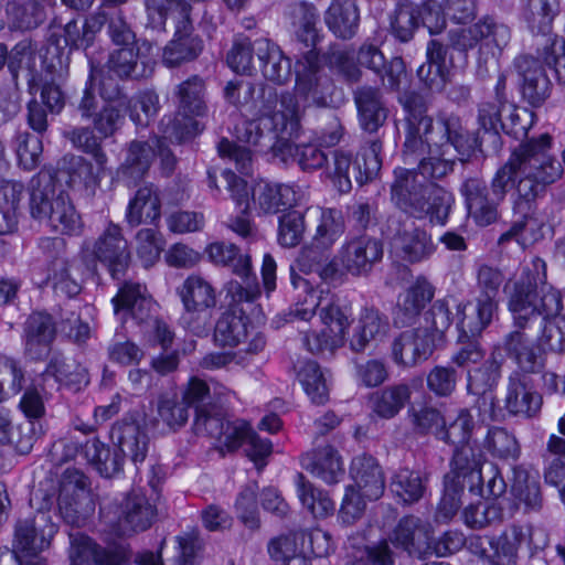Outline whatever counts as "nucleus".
<instances>
[{"label":"nucleus","instance_id":"f257e3e1","mask_svg":"<svg viewBox=\"0 0 565 565\" xmlns=\"http://www.w3.org/2000/svg\"><path fill=\"white\" fill-rule=\"evenodd\" d=\"M552 136L547 132L531 138L515 147L508 161L491 180V194L484 180L478 177L463 181L460 192L465 198L468 215L478 226H488L499 218L498 205L512 186L519 200L534 201L547 185L563 174L562 163L550 153Z\"/></svg>","mask_w":565,"mask_h":565},{"label":"nucleus","instance_id":"f03ea898","mask_svg":"<svg viewBox=\"0 0 565 565\" xmlns=\"http://www.w3.org/2000/svg\"><path fill=\"white\" fill-rule=\"evenodd\" d=\"M563 299L559 290L546 281V264L534 257L523 269L509 298L514 324L523 329L537 317L544 327L540 345L548 351L565 352V319L561 316Z\"/></svg>","mask_w":565,"mask_h":565},{"label":"nucleus","instance_id":"7ed1b4c3","mask_svg":"<svg viewBox=\"0 0 565 565\" xmlns=\"http://www.w3.org/2000/svg\"><path fill=\"white\" fill-rule=\"evenodd\" d=\"M405 108L408 113L403 150L406 162L417 160L431 147L452 146L460 156H469L473 150L476 140L465 131L458 116L439 111L434 122L417 96L407 97Z\"/></svg>","mask_w":565,"mask_h":565},{"label":"nucleus","instance_id":"20e7f679","mask_svg":"<svg viewBox=\"0 0 565 565\" xmlns=\"http://www.w3.org/2000/svg\"><path fill=\"white\" fill-rule=\"evenodd\" d=\"M345 224L341 211L337 209H319L316 220L315 233L308 245H305L296 263L290 266L291 284L295 288L301 287L306 291L302 301H298L290 310L291 319L309 321L319 306V296L313 289H310L308 282L298 279L296 270L303 274L311 273L322 260L326 252H328L335 242L342 236Z\"/></svg>","mask_w":565,"mask_h":565},{"label":"nucleus","instance_id":"39448f33","mask_svg":"<svg viewBox=\"0 0 565 565\" xmlns=\"http://www.w3.org/2000/svg\"><path fill=\"white\" fill-rule=\"evenodd\" d=\"M94 74L90 71L77 104V110L85 120H90L94 130L102 137H111L125 122L128 97L116 83L103 81L100 84V104L94 88Z\"/></svg>","mask_w":565,"mask_h":565},{"label":"nucleus","instance_id":"423d86ee","mask_svg":"<svg viewBox=\"0 0 565 565\" xmlns=\"http://www.w3.org/2000/svg\"><path fill=\"white\" fill-rule=\"evenodd\" d=\"M30 211L32 217L46 221L57 233L74 235L81 232V216L64 191L56 193L54 181L50 175L32 179Z\"/></svg>","mask_w":565,"mask_h":565},{"label":"nucleus","instance_id":"0eeeda50","mask_svg":"<svg viewBox=\"0 0 565 565\" xmlns=\"http://www.w3.org/2000/svg\"><path fill=\"white\" fill-rule=\"evenodd\" d=\"M450 44L458 51L467 52L478 47L479 63L497 60L511 41L510 28L493 18L486 17L468 28L449 32Z\"/></svg>","mask_w":565,"mask_h":565},{"label":"nucleus","instance_id":"6e6552de","mask_svg":"<svg viewBox=\"0 0 565 565\" xmlns=\"http://www.w3.org/2000/svg\"><path fill=\"white\" fill-rule=\"evenodd\" d=\"M100 515L115 535L129 536L148 530L157 518V508L142 489H132L119 505L100 509Z\"/></svg>","mask_w":565,"mask_h":565},{"label":"nucleus","instance_id":"1a4fd4ad","mask_svg":"<svg viewBox=\"0 0 565 565\" xmlns=\"http://www.w3.org/2000/svg\"><path fill=\"white\" fill-rule=\"evenodd\" d=\"M319 319L323 326L322 330L319 333H305L302 344L311 353L328 351L333 354L345 343L350 326L349 316L338 303L329 302L320 308Z\"/></svg>","mask_w":565,"mask_h":565},{"label":"nucleus","instance_id":"9d476101","mask_svg":"<svg viewBox=\"0 0 565 565\" xmlns=\"http://www.w3.org/2000/svg\"><path fill=\"white\" fill-rule=\"evenodd\" d=\"M234 137L242 142L259 147L274 158L282 153V114L264 115L257 121L241 119L233 129Z\"/></svg>","mask_w":565,"mask_h":565},{"label":"nucleus","instance_id":"9b49d317","mask_svg":"<svg viewBox=\"0 0 565 565\" xmlns=\"http://www.w3.org/2000/svg\"><path fill=\"white\" fill-rule=\"evenodd\" d=\"M86 477L67 470L58 495V511L65 523L81 527L95 511L94 501L86 490Z\"/></svg>","mask_w":565,"mask_h":565},{"label":"nucleus","instance_id":"f8f14e48","mask_svg":"<svg viewBox=\"0 0 565 565\" xmlns=\"http://www.w3.org/2000/svg\"><path fill=\"white\" fill-rule=\"evenodd\" d=\"M106 22V13L104 11L95 12L87 17L82 25L77 20L68 21L63 29V43L61 39L52 36L46 47V54H52L56 57L57 65L62 70L64 66L63 56L65 47H68V53L73 50H86L93 45L96 34L102 30Z\"/></svg>","mask_w":565,"mask_h":565},{"label":"nucleus","instance_id":"ddd939ff","mask_svg":"<svg viewBox=\"0 0 565 565\" xmlns=\"http://www.w3.org/2000/svg\"><path fill=\"white\" fill-rule=\"evenodd\" d=\"M383 256L380 241L367 235L347 241L338 250L334 264H339L347 273L360 276L369 273L373 265Z\"/></svg>","mask_w":565,"mask_h":565},{"label":"nucleus","instance_id":"4468645a","mask_svg":"<svg viewBox=\"0 0 565 565\" xmlns=\"http://www.w3.org/2000/svg\"><path fill=\"white\" fill-rule=\"evenodd\" d=\"M95 258L105 265L114 279L124 276L130 264L128 243L119 225L108 223L93 246Z\"/></svg>","mask_w":565,"mask_h":565},{"label":"nucleus","instance_id":"2eb2a0df","mask_svg":"<svg viewBox=\"0 0 565 565\" xmlns=\"http://www.w3.org/2000/svg\"><path fill=\"white\" fill-rule=\"evenodd\" d=\"M56 531L51 516L45 512H38L34 516L17 523L14 548L21 555H39L50 546Z\"/></svg>","mask_w":565,"mask_h":565},{"label":"nucleus","instance_id":"dca6fc26","mask_svg":"<svg viewBox=\"0 0 565 565\" xmlns=\"http://www.w3.org/2000/svg\"><path fill=\"white\" fill-rule=\"evenodd\" d=\"M395 234L391 238L392 253L408 263H418L429 258L435 245L426 231L415 226L409 218L396 222Z\"/></svg>","mask_w":565,"mask_h":565},{"label":"nucleus","instance_id":"f3484780","mask_svg":"<svg viewBox=\"0 0 565 565\" xmlns=\"http://www.w3.org/2000/svg\"><path fill=\"white\" fill-rule=\"evenodd\" d=\"M111 438L116 440L119 452H111L108 447V456L102 455L100 461L108 463L116 461L118 463V472L122 467V456H127L135 465L142 462L148 451V436L141 430L140 426L135 422L117 423L111 428Z\"/></svg>","mask_w":565,"mask_h":565},{"label":"nucleus","instance_id":"a211bd4d","mask_svg":"<svg viewBox=\"0 0 565 565\" xmlns=\"http://www.w3.org/2000/svg\"><path fill=\"white\" fill-rule=\"evenodd\" d=\"M391 184V200L404 212L414 216L415 212H424V196L427 194L429 181H425L418 171L397 168Z\"/></svg>","mask_w":565,"mask_h":565},{"label":"nucleus","instance_id":"6ab92c4d","mask_svg":"<svg viewBox=\"0 0 565 565\" xmlns=\"http://www.w3.org/2000/svg\"><path fill=\"white\" fill-rule=\"evenodd\" d=\"M435 334L427 328L402 332L392 343V356L396 364L414 366L426 361L434 352Z\"/></svg>","mask_w":565,"mask_h":565},{"label":"nucleus","instance_id":"aec40b11","mask_svg":"<svg viewBox=\"0 0 565 565\" xmlns=\"http://www.w3.org/2000/svg\"><path fill=\"white\" fill-rule=\"evenodd\" d=\"M70 542L71 565H125L128 561L122 548L102 547L81 532L70 533Z\"/></svg>","mask_w":565,"mask_h":565},{"label":"nucleus","instance_id":"412c9836","mask_svg":"<svg viewBox=\"0 0 565 565\" xmlns=\"http://www.w3.org/2000/svg\"><path fill=\"white\" fill-rule=\"evenodd\" d=\"M390 542L409 556L424 558L430 551V527L419 518L404 516L391 533Z\"/></svg>","mask_w":565,"mask_h":565},{"label":"nucleus","instance_id":"4be33fe9","mask_svg":"<svg viewBox=\"0 0 565 565\" xmlns=\"http://www.w3.org/2000/svg\"><path fill=\"white\" fill-rule=\"evenodd\" d=\"M55 334V323L49 313H31L23 327L24 354L34 361L45 359L51 351Z\"/></svg>","mask_w":565,"mask_h":565},{"label":"nucleus","instance_id":"5701e85b","mask_svg":"<svg viewBox=\"0 0 565 565\" xmlns=\"http://www.w3.org/2000/svg\"><path fill=\"white\" fill-rule=\"evenodd\" d=\"M521 78L523 98L533 107H540L551 95V82L537 60L523 55L514 61Z\"/></svg>","mask_w":565,"mask_h":565},{"label":"nucleus","instance_id":"b1692460","mask_svg":"<svg viewBox=\"0 0 565 565\" xmlns=\"http://www.w3.org/2000/svg\"><path fill=\"white\" fill-rule=\"evenodd\" d=\"M542 406V396L536 392L526 375L514 372L510 375L504 398L505 409L522 417L535 416Z\"/></svg>","mask_w":565,"mask_h":565},{"label":"nucleus","instance_id":"393cba45","mask_svg":"<svg viewBox=\"0 0 565 565\" xmlns=\"http://www.w3.org/2000/svg\"><path fill=\"white\" fill-rule=\"evenodd\" d=\"M388 329L385 315L374 307H364L353 323L349 347L355 353L364 352L369 345L381 341Z\"/></svg>","mask_w":565,"mask_h":565},{"label":"nucleus","instance_id":"a878e982","mask_svg":"<svg viewBox=\"0 0 565 565\" xmlns=\"http://www.w3.org/2000/svg\"><path fill=\"white\" fill-rule=\"evenodd\" d=\"M116 315H122L126 320L131 317L138 323L152 318L154 302L147 294V288L137 282H125L111 300Z\"/></svg>","mask_w":565,"mask_h":565},{"label":"nucleus","instance_id":"bb28decb","mask_svg":"<svg viewBox=\"0 0 565 565\" xmlns=\"http://www.w3.org/2000/svg\"><path fill=\"white\" fill-rule=\"evenodd\" d=\"M202 50V40L193 34L192 19L181 20L175 23L174 38L166 45L162 61L169 67L178 66L195 60Z\"/></svg>","mask_w":565,"mask_h":565},{"label":"nucleus","instance_id":"cd10ccee","mask_svg":"<svg viewBox=\"0 0 565 565\" xmlns=\"http://www.w3.org/2000/svg\"><path fill=\"white\" fill-rule=\"evenodd\" d=\"M241 446H245L244 451L246 456L257 468L265 466V459L273 451L270 440L260 438L246 420L237 419L234 422V425L228 426L226 448L233 451Z\"/></svg>","mask_w":565,"mask_h":565},{"label":"nucleus","instance_id":"c85d7f7f","mask_svg":"<svg viewBox=\"0 0 565 565\" xmlns=\"http://www.w3.org/2000/svg\"><path fill=\"white\" fill-rule=\"evenodd\" d=\"M154 61L141 55L136 46L114 50L108 57L109 72L120 79H142L153 74Z\"/></svg>","mask_w":565,"mask_h":565},{"label":"nucleus","instance_id":"c756f323","mask_svg":"<svg viewBox=\"0 0 565 565\" xmlns=\"http://www.w3.org/2000/svg\"><path fill=\"white\" fill-rule=\"evenodd\" d=\"M350 476L356 487L369 500H377L385 489V479L381 466L374 457L366 454L355 456L350 465Z\"/></svg>","mask_w":565,"mask_h":565},{"label":"nucleus","instance_id":"7c9ffc66","mask_svg":"<svg viewBox=\"0 0 565 565\" xmlns=\"http://www.w3.org/2000/svg\"><path fill=\"white\" fill-rule=\"evenodd\" d=\"M486 463L482 451L475 445L467 444L456 447L451 460V471L458 478H463V481H467L471 492L482 494V486L484 483L482 469Z\"/></svg>","mask_w":565,"mask_h":565},{"label":"nucleus","instance_id":"2f4dec72","mask_svg":"<svg viewBox=\"0 0 565 565\" xmlns=\"http://www.w3.org/2000/svg\"><path fill=\"white\" fill-rule=\"evenodd\" d=\"M301 465L327 484L340 482L345 473L343 459L331 445L315 449L301 457Z\"/></svg>","mask_w":565,"mask_h":565},{"label":"nucleus","instance_id":"473e14b6","mask_svg":"<svg viewBox=\"0 0 565 565\" xmlns=\"http://www.w3.org/2000/svg\"><path fill=\"white\" fill-rule=\"evenodd\" d=\"M161 215V200L158 186L153 183L141 185L130 199L125 218L129 226L142 223L153 224Z\"/></svg>","mask_w":565,"mask_h":565},{"label":"nucleus","instance_id":"72a5a7b5","mask_svg":"<svg viewBox=\"0 0 565 565\" xmlns=\"http://www.w3.org/2000/svg\"><path fill=\"white\" fill-rule=\"evenodd\" d=\"M530 525L512 524L500 535L489 540L492 554L490 557L495 565H514L522 545L531 541Z\"/></svg>","mask_w":565,"mask_h":565},{"label":"nucleus","instance_id":"f704fd0d","mask_svg":"<svg viewBox=\"0 0 565 565\" xmlns=\"http://www.w3.org/2000/svg\"><path fill=\"white\" fill-rule=\"evenodd\" d=\"M499 301L477 296L473 302L458 306V328L465 337L480 334L492 321Z\"/></svg>","mask_w":565,"mask_h":565},{"label":"nucleus","instance_id":"c9c22d12","mask_svg":"<svg viewBox=\"0 0 565 565\" xmlns=\"http://www.w3.org/2000/svg\"><path fill=\"white\" fill-rule=\"evenodd\" d=\"M508 355L525 373L539 372L544 366L543 349L522 331L510 332L504 342Z\"/></svg>","mask_w":565,"mask_h":565},{"label":"nucleus","instance_id":"e433bc0d","mask_svg":"<svg viewBox=\"0 0 565 565\" xmlns=\"http://www.w3.org/2000/svg\"><path fill=\"white\" fill-rule=\"evenodd\" d=\"M559 13V0H522V18L529 30L542 35L543 41L553 34V22Z\"/></svg>","mask_w":565,"mask_h":565},{"label":"nucleus","instance_id":"4c0bfd02","mask_svg":"<svg viewBox=\"0 0 565 565\" xmlns=\"http://www.w3.org/2000/svg\"><path fill=\"white\" fill-rule=\"evenodd\" d=\"M177 292L186 312H202L216 306V290L200 275H190Z\"/></svg>","mask_w":565,"mask_h":565},{"label":"nucleus","instance_id":"58836bf2","mask_svg":"<svg viewBox=\"0 0 565 565\" xmlns=\"http://www.w3.org/2000/svg\"><path fill=\"white\" fill-rule=\"evenodd\" d=\"M434 287L425 278H418L409 288L399 295L395 322L401 324L411 323L431 301Z\"/></svg>","mask_w":565,"mask_h":565},{"label":"nucleus","instance_id":"ea45409f","mask_svg":"<svg viewBox=\"0 0 565 565\" xmlns=\"http://www.w3.org/2000/svg\"><path fill=\"white\" fill-rule=\"evenodd\" d=\"M156 156L154 148L143 141H132L124 162L117 169V177L127 185L136 184L148 172Z\"/></svg>","mask_w":565,"mask_h":565},{"label":"nucleus","instance_id":"a19ab883","mask_svg":"<svg viewBox=\"0 0 565 565\" xmlns=\"http://www.w3.org/2000/svg\"><path fill=\"white\" fill-rule=\"evenodd\" d=\"M354 99L362 129L369 132L377 131L387 118L380 90L370 86L361 87L355 92Z\"/></svg>","mask_w":565,"mask_h":565},{"label":"nucleus","instance_id":"79ce46f5","mask_svg":"<svg viewBox=\"0 0 565 565\" xmlns=\"http://www.w3.org/2000/svg\"><path fill=\"white\" fill-rule=\"evenodd\" d=\"M324 22L338 38L351 39L355 35L360 13L354 0H334L324 13Z\"/></svg>","mask_w":565,"mask_h":565},{"label":"nucleus","instance_id":"37998d69","mask_svg":"<svg viewBox=\"0 0 565 565\" xmlns=\"http://www.w3.org/2000/svg\"><path fill=\"white\" fill-rule=\"evenodd\" d=\"M223 178L226 181L232 199L239 209V214L228 221V227L239 236L247 237L252 233V224L248 216L249 190L247 182L227 169L223 171Z\"/></svg>","mask_w":565,"mask_h":565},{"label":"nucleus","instance_id":"c03bdc74","mask_svg":"<svg viewBox=\"0 0 565 565\" xmlns=\"http://www.w3.org/2000/svg\"><path fill=\"white\" fill-rule=\"evenodd\" d=\"M412 391L405 383L393 384L374 392L370 396L372 412L383 418L395 417L411 401Z\"/></svg>","mask_w":565,"mask_h":565},{"label":"nucleus","instance_id":"a18cd8bd","mask_svg":"<svg viewBox=\"0 0 565 565\" xmlns=\"http://www.w3.org/2000/svg\"><path fill=\"white\" fill-rule=\"evenodd\" d=\"M427 63L417 70V75L431 90L441 89L447 81V49L436 40L427 44Z\"/></svg>","mask_w":565,"mask_h":565},{"label":"nucleus","instance_id":"49530a36","mask_svg":"<svg viewBox=\"0 0 565 565\" xmlns=\"http://www.w3.org/2000/svg\"><path fill=\"white\" fill-rule=\"evenodd\" d=\"M147 28L164 31L170 15L175 17V23L191 19L192 7L186 0H145Z\"/></svg>","mask_w":565,"mask_h":565},{"label":"nucleus","instance_id":"de8ad7c7","mask_svg":"<svg viewBox=\"0 0 565 565\" xmlns=\"http://www.w3.org/2000/svg\"><path fill=\"white\" fill-rule=\"evenodd\" d=\"M248 323L249 318L243 310L231 308L223 312L216 322L215 341L223 347L238 345L248 334Z\"/></svg>","mask_w":565,"mask_h":565},{"label":"nucleus","instance_id":"09e8293b","mask_svg":"<svg viewBox=\"0 0 565 565\" xmlns=\"http://www.w3.org/2000/svg\"><path fill=\"white\" fill-rule=\"evenodd\" d=\"M295 370L297 380L311 402L317 405L326 404L329 401V386L319 364L307 360L298 362Z\"/></svg>","mask_w":565,"mask_h":565},{"label":"nucleus","instance_id":"8fccbe9b","mask_svg":"<svg viewBox=\"0 0 565 565\" xmlns=\"http://www.w3.org/2000/svg\"><path fill=\"white\" fill-rule=\"evenodd\" d=\"M23 191L24 185L21 182L4 180L0 183V235H8L17 230V210Z\"/></svg>","mask_w":565,"mask_h":565},{"label":"nucleus","instance_id":"3c124183","mask_svg":"<svg viewBox=\"0 0 565 565\" xmlns=\"http://www.w3.org/2000/svg\"><path fill=\"white\" fill-rule=\"evenodd\" d=\"M427 481L425 472L405 467L393 475L391 488L404 503L412 504L423 498Z\"/></svg>","mask_w":565,"mask_h":565},{"label":"nucleus","instance_id":"603ef678","mask_svg":"<svg viewBox=\"0 0 565 565\" xmlns=\"http://www.w3.org/2000/svg\"><path fill=\"white\" fill-rule=\"evenodd\" d=\"M206 253L214 264L230 267L238 276H246L252 271L249 255L241 254L232 243H212L207 246Z\"/></svg>","mask_w":565,"mask_h":565},{"label":"nucleus","instance_id":"864d4df0","mask_svg":"<svg viewBox=\"0 0 565 565\" xmlns=\"http://www.w3.org/2000/svg\"><path fill=\"white\" fill-rule=\"evenodd\" d=\"M424 203L425 211L415 212L414 216L417 218L429 216L431 223L444 225L454 203V196L446 189L431 182L428 184V191L424 196Z\"/></svg>","mask_w":565,"mask_h":565},{"label":"nucleus","instance_id":"5fc2aeb1","mask_svg":"<svg viewBox=\"0 0 565 565\" xmlns=\"http://www.w3.org/2000/svg\"><path fill=\"white\" fill-rule=\"evenodd\" d=\"M295 482L299 500L315 518H326L333 513L334 502L326 492L306 480L302 473H297Z\"/></svg>","mask_w":565,"mask_h":565},{"label":"nucleus","instance_id":"6e6d98bb","mask_svg":"<svg viewBox=\"0 0 565 565\" xmlns=\"http://www.w3.org/2000/svg\"><path fill=\"white\" fill-rule=\"evenodd\" d=\"M45 373L54 376L60 384L75 391L86 386L89 382L87 371L83 365L63 356L52 358Z\"/></svg>","mask_w":565,"mask_h":565},{"label":"nucleus","instance_id":"4d7b16f0","mask_svg":"<svg viewBox=\"0 0 565 565\" xmlns=\"http://www.w3.org/2000/svg\"><path fill=\"white\" fill-rule=\"evenodd\" d=\"M515 499L524 505L526 512L539 511L543 504L541 487L537 478L524 469L514 470L512 487Z\"/></svg>","mask_w":565,"mask_h":565},{"label":"nucleus","instance_id":"13d9d810","mask_svg":"<svg viewBox=\"0 0 565 565\" xmlns=\"http://www.w3.org/2000/svg\"><path fill=\"white\" fill-rule=\"evenodd\" d=\"M231 425H234V422H225L221 409L215 406L198 407L194 418V429L198 435H206L220 440L226 447V436Z\"/></svg>","mask_w":565,"mask_h":565},{"label":"nucleus","instance_id":"bf43d9fd","mask_svg":"<svg viewBox=\"0 0 565 565\" xmlns=\"http://www.w3.org/2000/svg\"><path fill=\"white\" fill-rule=\"evenodd\" d=\"M25 372L12 356L0 354V404L23 391Z\"/></svg>","mask_w":565,"mask_h":565},{"label":"nucleus","instance_id":"052dcab7","mask_svg":"<svg viewBox=\"0 0 565 565\" xmlns=\"http://www.w3.org/2000/svg\"><path fill=\"white\" fill-rule=\"evenodd\" d=\"M382 142L379 139L370 140L358 153L352 174L355 181L362 185L375 178L381 169L380 152Z\"/></svg>","mask_w":565,"mask_h":565},{"label":"nucleus","instance_id":"680f3d73","mask_svg":"<svg viewBox=\"0 0 565 565\" xmlns=\"http://www.w3.org/2000/svg\"><path fill=\"white\" fill-rule=\"evenodd\" d=\"M532 202L520 201L518 196L514 202V209L524 212L522 217L516 220V224L520 227V245L522 247L530 246L543 237L545 221L539 212L531 209Z\"/></svg>","mask_w":565,"mask_h":565},{"label":"nucleus","instance_id":"e2e57ef3","mask_svg":"<svg viewBox=\"0 0 565 565\" xmlns=\"http://www.w3.org/2000/svg\"><path fill=\"white\" fill-rule=\"evenodd\" d=\"M179 108L182 113L193 116H203L206 113V105L203 98L204 82L194 75L178 85Z\"/></svg>","mask_w":565,"mask_h":565},{"label":"nucleus","instance_id":"0e129e2a","mask_svg":"<svg viewBox=\"0 0 565 565\" xmlns=\"http://www.w3.org/2000/svg\"><path fill=\"white\" fill-rule=\"evenodd\" d=\"M105 167L97 166L95 168L83 157H75L71 162L70 184L73 188L83 189L87 195H94L99 186Z\"/></svg>","mask_w":565,"mask_h":565},{"label":"nucleus","instance_id":"69168bd1","mask_svg":"<svg viewBox=\"0 0 565 565\" xmlns=\"http://www.w3.org/2000/svg\"><path fill=\"white\" fill-rule=\"evenodd\" d=\"M476 423L468 409H460L455 419L444 424L437 433V438L456 447L471 444Z\"/></svg>","mask_w":565,"mask_h":565},{"label":"nucleus","instance_id":"338daca9","mask_svg":"<svg viewBox=\"0 0 565 565\" xmlns=\"http://www.w3.org/2000/svg\"><path fill=\"white\" fill-rule=\"evenodd\" d=\"M7 12L14 26L20 30L36 29L46 20L45 8L36 0H30L23 4L9 2Z\"/></svg>","mask_w":565,"mask_h":565},{"label":"nucleus","instance_id":"774afa93","mask_svg":"<svg viewBox=\"0 0 565 565\" xmlns=\"http://www.w3.org/2000/svg\"><path fill=\"white\" fill-rule=\"evenodd\" d=\"M418 4L403 0L397 4L394 18L391 22L393 35L401 42H408L413 39L419 25Z\"/></svg>","mask_w":565,"mask_h":565}]
</instances>
